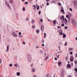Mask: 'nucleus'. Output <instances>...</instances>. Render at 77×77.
I'll list each match as a JSON object with an SVG mask.
<instances>
[{
  "label": "nucleus",
  "instance_id": "nucleus-1",
  "mask_svg": "<svg viewBox=\"0 0 77 77\" xmlns=\"http://www.w3.org/2000/svg\"><path fill=\"white\" fill-rule=\"evenodd\" d=\"M27 58L28 61L29 62H30L32 61V56L29 54H27Z\"/></svg>",
  "mask_w": 77,
  "mask_h": 77
},
{
  "label": "nucleus",
  "instance_id": "nucleus-2",
  "mask_svg": "<svg viewBox=\"0 0 77 77\" xmlns=\"http://www.w3.org/2000/svg\"><path fill=\"white\" fill-rule=\"evenodd\" d=\"M5 5L10 10H11V9H12V8L11 7V6L10 5H9V3H8V2L6 1L5 2Z\"/></svg>",
  "mask_w": 77,
  "mask_h": 77
},
{
  "label": "nucleus",
  "instance_id": "nucleus-3",
  "mask_svg": "<svg viewBox=\"0 0 77 77\" xmlns=\"http://www.w3.org/2000/svg\"><path fill=\"white\" fill-rule=\"evenodd\" d=\"M72 23L73 25L75 26H76L77 25V22L76 21V20L73 19H72Z\"/></svg>",
  "mask_w": 77,
  "mask_h": 77
},
{
  "label": "nucleus",
  "instance_id": "nucleus-4",
  "mask_svg": "<svg viewBox=\"0 0 77 77\" xmlns=\"http://www.w3.org/2000/svg\"><path fill=\"white\" fill-rule=\"evenodd\" d=\"M12 34L13 36L14 37H17V34L15 32L13 31L12 32Z\"/></svg>",
  "mask_w": 77,
  "mask_h": 77
},
{
  "label": "nucleus",
  "instance_id": "nucleus-5",
  "mask_svg": "<svg viewBox=\"0 0 77 77\" xmlns=\"http://www.w3.org/2000/svg\"><path fill=\"white\" fill-rule=\"evenodd\" d=\"M64 18V17L63 15L62 17H60V19L63 22L64 21V20H65Z\"/></svg>",
  "mask_w": 77,
  "mask_h": 77
},
{
  "label": "nucleus",
  "instance_id": "nucleus-6",
  "mask_svg": "<svg viewBox=\"0 0 77 77\" xmlns=\"http://www.w3.org/2000/svg\"><path fill=\"white\" fill-rule=\"evenodd\" d=\"M41 29L42 32H43L44 31V25H42L41 27Z\"/></svg>",
  "mask_w": 77,
  "mask_h": 77
},
{
  "label": "nucleus",
  "instance_id": "nucleus-7",
  "mask_svg": "<svg viewBox=\"0 0 77 77\" xmlns=\"http://www.w3.org/2000/svg\"><path fill=\"white\" fill-rule=\"evenodd\" d=\"M14 66L16 67V68H18V64L16 63L14 64Z\"/></svg>",
  "mask_w": 77,
  "mask_h": 77
},
{
  "label": "nucleus",
  "instance_id": "nucleus-8",
  "mask_svg": "<svg viewBox=\"0 0 77 77\" xmlns=\"http://www.w3.org/2000/svg\"><path fill=\"white\" fill-rule=\"evenodd\" d=\"M9 45H8L7 46L6 52H7V51H9Z\"/></svg>",
  "mask_w": 77,
  "mask_h": 77
},
{
  "label": "nucleus",
  "instance_id": "nucleus-9",
  "mask_svg": "<svg viewBox=\"0 0 77 77\" xmlns=\"http://www.w3.org/2000/svg\"><path fill=\"white\" fill-rule=\"evenodd\" d=\"M61 77H64V73H63V72H61Z\"/></svg>",
  "mask_w": 77,
  "mask_h": 77
},
{
  "label": "nucleus",
  "instance_id": "nucleus-10",
  "mask_svg": "<svg viewBox=\"0 0 77 77\" xmlns=\"http://www.w3.org/2000/svg\"><path fill=\"white\" fill-rule=\"evenodd\" d=\"M66 34L63 33V38H66Z\"/></svg>",
  "mask_w": 77,
  "mask_h": 77
},
{
  "label": "nucleus",
  "instance_id": "nucleus-11",
  "mask_svg": "<svg viewBox=\"0 0 77 77\" xmlns=\"http://www.w3.org/2000/svg\"><path fill=\"white\" fill-rule=\"evenodd\" d=\"M17 76L20 75V72H17Z\"/></svg>",
  "mask_w": 77,
  "mask_h": 77
},
{
  "label": "nucleus",
  "instance_id": "nucleus-12",
  "mask_svg": "<svg viewBox=\"0 0 77 77\" xmlns=\"http://www.w3.org/2000/svg\"><path fill=\"white\" fill-rule=\"evenodd\" d=\"M10 4H12L13 3V1L12 0H11L9 2Z\"/></svg>",
  "mask_w": 77,
  "mask_h": 77
},
{
  "label": "nucleus",
  "instance_id": "nucleus-13",
  "mask_svg": "<svg viewBox=\"0 0 77 77\" xmlns=\"http://www.w3.org/2000/svg\"><path fill=\"white\" fill-rule=\"evenodd\" d=\"M59 33L61 35H63V32L62 31L59 32Z\"/></svg>",
  "mask_w": 77,
  "mask_h": 77
},
{
  "label": "nucleus",
  "instance_id": "nucleus-14",
  "mask_svg": "<svg viewBox=\"0 0 77 77\" xmlns=\"http://www.w3.org/2000/svg\"><path fill=\"white\" fill-rule=\"evenodd\" d=\"M65 58L66 61H68V56L66 57Z\"/></svg>",
  "mask_w": 77,
  "mask_h": 77
},
{
  "label": "nucleus",
  "instance_id": "nucleus-15",
  "mask_svg": "<svg viewBox=\"0 0 77 77\" xmlns=\"http://www.w3.org/2000/svg\"><path fill=\"white\" fill-rule=\"evenodd\" d=\"M70 60L71 62H72L74 60V58H71L70 59Z\"/></svg>",
  "mask_w": 77,
  "mask_h": 77
},
{
  "label": "nucleus",
  "instance_id": "nucleus-16",
  "mask_svg": "<svg viewBox=\"0 0 77 77\" xmlns=\"http://www.w3.org/2000/svg\"><path fill=\"white\" fill-rule=\"evenodd\" d=\"M36 32H37V34H38V33H39V29H37L36 30Z\"/></svg>",
  "mask_w": 77,
  "mask_h": 77
},
{
  "label": "nucleus",
  "instance_id": "nucleus-17",
  "mask_svg": "<svg viewBox=\"0 0 77 77\" xmlns=\"http://www.w3.org/2000/svg\"><path fill=\"white\" fill-rule=\"evenodd\" d=\"M35 26H35V25H33L32 26V27L33 29H35Z\"/></svg>",
  "mask_w": 77,
  "mask_h": 77
},
{
  "label": "nucleus",
  "instance_id": "nucleus-18",
  "mask_svg": "<svg viewBox=\"0 0 77 77\" xmlns=\"http://www.w3.org/2000/svg\"><path fill=\"white\" fill-rule=\"evenodd\" d=\"M67 67H71V65L67 64Z\"/></svg>",
  "mask_w": 77,
  "mask_h": 77
},
{
  "label": "nucleus",
  "instance_id": "nucleus-19",
  "mask_svg": "<svg viewBox=\"0 0 77 77\" xmlns=\"http://www.w3.org/2000/svg\"><path fill=\"white\" fill-rule=\"evenodd\" d=\"M34 21H35V20H34L33 19H32L31 21V23H32V24H33Z\"/></svg>",
  "mask_w": 77,
  "mask_h": 77
},
{
  "label": "nucleus",
  "instance_id": "nucleus-20",
  "mask_svg": "<svg viewBox=\"0 0 77 77\" xmlns=\"http://www.w3.org/2000/svg\"><path fill=\"white\" fill-rule=\"evenodd\" d=\"M22 10L23 11H25V10H26V8L25 7H23L22 8Z\"/></svg>",
  "mask_w": 77,
  "mask_h": 77
},
{
  "label": "nucleus",
  "instance_id": "nucleus-21",
  "mask_svg": "<svg viewBox=\"0 0 77 77\" xmlns=\"http://www.w3.org/2000/svg\"><path fill=\"white\" fill-rule=\"evenodd\" d=\"M68 16H69V17H71V13H70L69 12H68Z\"/></svg>",
  "mask_w": 77,
  "mask_h": 77
},
{
  "label": "nucleus",
  "instance_id": "nucleus-22",
  "mask_svg": "<svg viewBox=\"0 0 77 77\" xmlns=\"http://www.w3.org/2000/svg\"><path fill=\"white\" fill-rule=\"evenodd\" d=\"M40 53H42V54L43 53V51H42L41 49H40Z\"/></svg>",
  "mask_w": 77,
  "mask_h": 77
},
{
  "label": "nucleus",
  "instance_id": "nucleus-23",
  "mask_svg": "<svg viewBox=\"0 0 77 77\" xmlns=\"http://www.w3.org/2000/svg\"><path fill=\"white\" fill-rule=\"evenodd\" d=\"M64 21V22H66L68 21H67V20H66V18H65L64 19V21Z\"/></svg>",
  "mask_w": 77,
  "mask_h": 77
},
{
  "label": "nucleus",
  "instance_id": "nucleus-24",
  "mask_svg": "<svg viewBox=\"0 0 77 77\" xmlns=\"http://www.w3.org/2000/svg\"><path fill=\"white\" fill-rule=\"evenodd\" d=\"M64 24H66V25H68V21L64 22Z\"/></svg>",
  "mask_w": 77,
  "mask_h": 77
},
{
  "label": "nucleus",
  "instance_id": "nucleus-25",
  "mask_svg": "<svg viewBox=\"0 0 77 77\" xmlns=\"http://www.w3.org/2000/svg\"><path fill=\"white\" fill-rule=\"evenodd\" d=\"M32 71L33 72H35V69H32Z\"/></svg>",
  "mask_w": 77,
  "mask_h": 77
},
{
  "label": "nucleus",
  "instance_id": "nucleus-26",
  "mask_svg": "<svg viewBox=\"0 0 77 77\" xmlns=\"http://www.w3.org/2000/svg\"><path fill=\"white\" fill-rule=\"evenodd\" d=\"M74 63L75 65H77V61L76 60H74Z\"/></svg>",
  "mask_w": 77,
  "mask_h": 77
},
{
  "label": "nucleus",
  "instance_id": "nucleus-27",
  "mask_svg": "<svg viewBox=\"0 0 77 77\" xmlns=\"http://www.w3.org/2000/svg\"><path fill=\"white\" fill-rule=\"evenodd\" d=\"M25 5H28V4H29V2H25Z\"/></svg>",
  "mask_w": 77,
  "mask_h": 77
},
{
  "label": "nucleus",
  "instance_id": "nucleus-28",
  "mask_svg": "<svg viewBox=\"0 0 77 77\" xmlns=\"http://www.w3.org/2000/svg\"><path fill=\"white\" fill-rule=\"evenodd\" d=\"M48 57H46V58H45V59H44V60H47V59H48Z\"/></svg>",
  "mask_w": 77,
  "mask_h": 77
},
{
  "label": "nucleus",
  "instance_id": "nucleus-29",
  "mask_svg": "<svg viewBox=\"0 0 77 77\" xmlns=\"http://www.w3.org/2000/svg\"><path fill=\"white\" fill-rule=\"evenodd\" d=\"M54 24H56V20H54L53 22Z\"/></svg>",
  "mask_w": 77,
  "mask_h": 77
},
{
  "label": "nucleus",
  "instance_id": "nucleus-30",
  "mask_svg": "<svg viewBox=\"0 0 77 77\" xmlns=\"http://www.w3.org/2000/svg\"><path fill=\"white\" fill-rule=\"evenodd\" d=\"M9 66H10V67H12V63H11L9 65Z\"/></svg>",
  "mask_w": 77,
  "mask_h": 77
},
{
  "label": "nucleus",
  "instance_id": "nucleus-31",
  "mask_svg": "<svg viewBox=\"0 0 77 77\" xmlns=\"http://www.w3.org/2000/svg\"><path fill=\"white\" fill-rule=\"evenodd\" d=\"M65 46H67V42H66L65 45H64Z\"/></svg>",
  "mask_w": 77,
  "mask_h": 77
},
{
  "label": "nucleus",
  "instance_id": "nucleus-32",
  "mask_svg": "<svg viewBox=\"0 0 77 77\" xmlns=\"http://www.w3.org/2000/svg\"><path fill=\"white\" fill-rule=\"evenodd\" d=\"M41 42H42V43H44L45 42V40L44 39H42L41 41Z\"/></svg>",
  "mask_w": 77,
  "mask_h": 77
},
{
  "label": "nucleus",
  "instance_id": "nucleus-33",
  "mask_svg": "<svg viewBox=\"0 0 77 77\" xmlns=\"http://www.w3.org/2000/svg\"><path fill=\"white\" fill-rule=\"evenodd\" d=\"M39 9V5H38L37 7V10H38Z\"/></svg>",
  "mask_w": 77,
  "mask_h": 77
},
{
  "label": "nucleus",
  "instance_id": "nucleus-34",
  "mask_svg": "<svg viewBox=\"0 0 77 77\" xmlns=\"http://www.w3.org/2000/svg\"><path fill=\"white\" fill-rule=\"evenodd\" d=\"M41 11H38V14H39V15H41Z\"/></svg>",
  "mask_w": 77,
  "mask_h": 77
},
{
  "label": "nucleus",
  "instance_id": "nucleus-35",
  "mask_svg": "<svg viewBox=\"0 0 77 77\" xmlns=\"http://www.w3.org/2000/svg\"><path fill=\"white\" fill-rule=\"evenodd\" d=\"M61 26L62 27H64V26H65V25L63 23L61 25Z\"/></svg>",
  "mask_w": 77,
  "mask_h": 77
},
{
  "label": "nucleus",
  "instance_id": "nucleus-36",
  "mask_svg": "<svg viewBox=\"0 0 77 77\" xmlns=\"http://www.w3.org/2000/svg\"><path fill=\"white\" fill-rule=\"evenodd\" d=\"M74 71H76V72H77V68H76L75 69Z\"/></svg>",
  "mask_w": 77,
  "mask_h": 77
},
{
  "label": "nucleus",
  "instance_id": "nucleus-37",
  "mask_svg": "<svg viewBox=\"0 0 77 77\" xmlns=\"http://www.w3.org/2000/svg\"><path fill=\"white\" fill-rule=\"evenodd\" d=\"M40 22H41V23H42V22H43V20H42V19H40Z\"/></svg>",
  "mask_w": 77,
  "mask_h": 77
},
{
  "label": "nucleus",
  "instance_id": "nucleus-38",
  "mask_svg": "<svg viewBox=\"0 0 77 77\" xmlns=\"http://www.w3.org/2000/svg\"><path fill=\"white\" fill-rule=\"evenodd\" d=\"M64 28L65 29H68V27L67 26H65Z\"/></svg>",
  "mask_w": 77,
  "mask_h": 77
},
{
  "label": "nucleus",
  "instance_id": "nucleus-39",
  "mask_svg": "<svg viewBox=\"0 0 77 77\" xmlns=\"http://www.w3.org/2000/svg\"><path fill=\"white\" fill-rule=\"evenodd\" d=\"M26 21H29V18H27L26 19Z\"/></svg>",
  "mask_w": 77,
  "mask_h": 77
},
{
  "label": "nucleus",
  "instance_id": "nucleus-40",
  "mask_svg": "<svg viewBox=\"0 0 77 77\" xmlns=\"http://www.w3.org/2000/svg\"><path fill=\"white\" fill-rule=\"evenodd\" d=\"M69 10L71 12H72V8H69Z\"/></svg>",
  "mask_w": 77,
  "mask_h": 77
},
{
  "label": "nucleus",
  "instance_id": "nucleus-41",
  "mask_svg": "<svg viewBox=\"0 0 77 77\" xmlns=\"http://www.w3.org/2000/svg\"><path fill=\"white\" fill-rule=\"evenodd\" d=\"M72 48H69V50H72Z\"/></svg>",
  "mask_w": 77,
  "mask_h": 77
},
{
  "label": "nucleus",
  "instance_id": "nucleus-42",
  "mask_svg": "<svg viewBox=\"0 0 77 77\" xmlns=\"http://www.w3.org/2000/svg\"><path fill=\"white\" fill-rule=\"evenodd\" d=\"M61 64V62H59L58 63V65H60Z\"/></svg>",
  "mask_w": 77,
  "mask_h": 77
},
{
  "label": "nucleus",
  "instance_id": "nucleus-43",
  "mask_svg": "<svg viewBox=\"0 0 77 77\" xmlns=\"http://www.w3.org/2000/svg\"><path fill=\"white\" fill-rule=\"evenodd\" d=\"M61 12H64V10H63H63H61Z\"/></svg>",
  "mask_w": 77,
  "mask_h": 77
},
{
  "label": "nucleus",
  "instance_id": "nucleus-44",
  "mask_svg": "<svg viewBox=\"0 0 77 77\" xmlns=\"http://www.w3.org/2000/svg\"><path fill=\"white\" fill-rule=\"evenodd\" d=\"M70 54H72V52H71L69 53Z\"/></svg>",
  "mask_w": 77,
  "mask_h": 77
},
{
  "label": "nucleus",
  "instance_id": "nucleus-45",
  "mask_svg": "<svg viewBox=\"0 0 77 77\" xmlns=\"http://www.w3.org/2000/svg\"><path fill=\"white\" fill-rule=\"evenodd\" d=\"M46 5H47V6H48V5H49V3L48 2H47L46 3Z\"/></svg>",
  "mask_w": 77,
  "mask_h": 77
},
{
  "label": "nucleus",
  "instance_id": "nucleus-46",
  "mask_svg": "<svg viewBox=\"0 0 77 77\" xmlns=\"http://www.w3.org/2000/svg\"><path fill=\"white\" fill-rule=\"evenodd\" d=\"M69 15H67L66 16V18H69Z\"/></svg>",
  "mask_w": 77,
  "mask_h": 77
},
{
  "label": "nucleus",
  "instance_id": "nucleus-47",
  "mask_svg": "<svg viewBox=\"0 0 77 77\" xmlns=\"http://www.w3.org/2000/svg\"><path fill=\"white\" fill-rule=\"evenodd\" d=\"M57 28L58 29H60L61 28V26H57Z\"/></svg>",
  "mask_w": 77,
  "mask_h": 77
},
{
  "label": "nucleus",
  "instance_id": "nucleus-48",
  "mask_svg": "<svg viewBox=\"0 0 77 77\" xmlns=\"http://www.w3.org/2000/svg\"><path fill=\"white\" fill-rule=\"evenodd\" d=\"M23 44L24 45H25L26 44V43L25 42H23Z\"/></svg>",
  "mask_w": 77,
  "mask_h": 77
},
{
  "label": "nucleus",
  "instance_id": "nucleus-49",
  "mask_svg": "<svg viewBox=\"0 0 77 77\" xmlns=\"http://www.w3.org/2000/svg\"><path fill=\"white\" fill-rule=\"evenodd\" d=\"M19 35H21V32H19Z\"/></svg>",
  "mask_w": 77,
  "mask_h": 77
},
{
  "label": "nucleus",
  "instance_id": "nucleus-50",
  "mask_svg": "<svg viewBox=\"0 0 77 77\" xmlns=\"http://www.w3.org/2000/svg\"><path fill=\"white\" fill-rule=\"evenodd\" d=\"M44 36H46L47 35V34H46V33H44Z\"/></svg>",
  "mask_w": 77,
  "mask_h": 77
},
{
  "label": "nucleus",
  "instance_id": "nucleus-51",
  "mask_svg": "<svg viewBox=\"0 0 77 77\" xmlns=\"http://www.w3.org/2000/svg\"><path fill=\"white\" fill-rule=\"evenodd\" d=\"M54 60H57V57H55L54 58Z\"/></svg>",
  "mask_w": 77,
  "mask_h": 77
},
{
  "label": "nucleus",
  "instance_id": "nucleus-52",
  "mask_svg": "<svg viewBox=\"0 0 77 77\" xmlns=\"http://www.w3.org/2000/svg\"><path fill=\"white\" fill-rule=\"evenodd\" d=\"M42 47H44V46H45V45H44V44H42Z\"/></svg>",
  "mask_w": 77,
  "mask_h": 77
},
{
  "label": "nucleus",
  "instance_id": "nucleus-53",
  "mask_svg": "<svg viewBox=\"0 0 77 77\" xmlns=\"http://www.w3.org/2000/svg\"><path fill=\"white\" fill-rule=\"evenodd\" d=\"M33 6L34 8H36V6H35V5H33Z\"/></svg>",
  "mask_w": 77,
  "mask_h": 77
},
{
  "label": "nucleus",
  "instance_id": "nucleus-54",
  "mask_svg": "<svg viewBox=\"0 0 77 77\" xmlns=\"http://www.w3.org/2000/svg\"><path fill=\"white\" fill-rule=\"evenodd\" d=\"M1 63H2V60H1V59L0 58V64H1Z\"/></svg>",
  "mask_w": 77,
  "mask_h": 77
},
{
  "label": "nucleus",
  "instance_id": "nucleus-55",
  "mask_svg": "<svg viewBox=\"0 0 77 77\" xmlns=\"http://www.w3.org/2000/svg\"><path fill=\"white\" fill-rule=\"evenodd\" d=\"M33 77H37V76H36V75H34L33 76Z\"/></svg>",
  "mask_w": 77,
  "mask_h": 77
},
{
  "label": "nucleus",
  "instance_id": "nucleus-56",
  "mask_svg": "<svg viewBox=\"0 0 77 77\" xmlns=\"http://www.w3.org/2000/svg\"><path fill=\"white\" fill-rule=\"evenodd\" d=\"M61 10L63 9V7H61Z\"/></svg>",
  "mask_w": 77,
  "mask_h": 77
},
{
  "label": "nucleus",
  "instance_id": "nucleus-57",
  "mask_svg": "<svg viewBox=\"0 0 77 77\" xmlns=\"http://www.w3.org/2000/svg\"><path fill=\"white\" fill-rule=\"evenodd\" d=\"M60 56V55H59L58 56H57V58H59V56Z\"/></svg>",
  "mask_w": 77,
  "mask_h": 77
},
{
  "label": "nucleus",
  "instance_id": "nucleus-58",
  "mask_svg": "<svg viewBox=\"0 0 77 77\" xmlns=\"http://www.w3.org/2000/svg\"><path fill=\"white\" fill-rule=\"evenodd\" d=\"M31 66L32 67H33V64H31Z\"/></svg>",
  "mask_w": 77,
  "mask_h": 77
},
{
  "label": "nucleus",
  "instance_id": "nucleus-59",
  "mask_svg": "<svg viewBox=\"0 0 77 77\" xmlns=\"http://www.w3.org/2000/svg\"><path fill=\"white\" fill-rule=\"evenodd\" d=\"M49 2V0H46V2Z\"/></svg>",
  "mask_w": 77,
  "mask_h": 77
},
{
  "label": "nucleus",
  "instance_id": "nucleus-60",
  "mask_svg": "<svg viewBox=\"0 0 77 77\" xmlns=\"http://www.w3.org/2000/svg\"><path fill=\"white\" fill-rule=\"evenodd\" d=\"M20 37L21 38H22L23 37V36H22V35H20Z\"/></svg>",
  "mask_w": 77,
  "mask_h": 77
},
{
  "label": "nucleus",
  "instance_id": "nucleus-61",
  "mask_svg": "<svg viewBox=\"0 0 77 77\" xmlns=\"http://www.w3.org/2000/svg\"><path fill=\"white\" fill-rule=\"evenodd\" d=\"M69 77H72V76L70 75L69 76Z\"/></svg>",
  "mask_w": 77,
  "mask_h": 77
},
{
  "label": "nucleus",
  "instance_id": "nucleus-62",
  "mask_svg": "<svg viewBox=\"0 0 77 77\" xmlns=\"http://www.w3.org/2000/svg\"><path fill=\"white\" fill-rule=\"evenodd\" d=\"M62 51H59V53H62Z\"/></svg>",
  "mask_w": 77,
  "mask_h": 77
},
{
  "label": "nucleus",
  "instance_id": "nucleus-63",
  "mask_svg": "<svg viewBox=\"0 0 77 77\" xmlns=\"http://www.w3.org/2000/svg\"><path fill=\"white\" fill-rule=\"evenodd\" d=\"M39 48V46H37L36 48Z\"/></svg>",
  "mask_w": 77,
  "mask_h": 77
},
{
  "label": "nucleus",
  "instance_id": "nucleus-64",
  "mask_svg": "<svg viewBox=\"0 0 77 77\" xmlns=\"http://www.w3.org/2000/svg\"><path fill=\"white\" fill-rule=\"evenodd\" d=\"M75 39L77 41V37L75 38Z\"/></svg>",
  "mask_w": 77,
  "mask_h": 77
}]
</instances>
